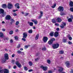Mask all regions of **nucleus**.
Wrapping results in <instances>:
<instances>
[{
    "label": "nucleus",
    "instance_id": "nucleus-1",
    "mask_svg": "<svg viewBox=\"0 0 73 73\" xmlns=\"http://www.w3.org/2000/svg\"><path fill=\"white\" fill-rule=\"evenodd\" d=\"M5 58H3L2 61V62L4 63L6 61V60H8L9 57H8V54L7 53H5Z\"/></svg>",
    "mask_w": 73,
    "mask_h": 73
},
{
    "label": "nucleus",
    "instance_id": "nucleus-2",
    "mask_svg": "<svg viewBox=\"0 0 73 73\" xmlns=\"http://www.w3.org/2000/svg\"><path fill=\"white\" fill-rule=\"evenodd\" d=\"M0 11L2 13V16L3 17H4V16H5V15H6V13L4 12V10H3V9H0Z\"/></svg>",
    "mask_w": 73,
    "mask_h": 73
},
{
    "label": "nucleus",
    "instance_id": "nucleus-3",
    "mask_svg": "<svg viewBox=\"0 0 73 73\" xmlns=\"http://www.w3.org/2000/svg\"><path fill=\"white\" fill-rule=\"evenodd\" d=\"M52 46L54 49H56L58 48L59 47V44L58 43H56L53 45Z\"/></svg>",
    "mask_w": 73,
    "mask_h": 73
},
{
    "label": "nucleus",
    "instance_id": "nucleus-4",
    "mask_svg": "<svg viewBox=\"0 0 73 73\" xmlns=\"http://www.w3.org/2000/svg\"><path fill=\"white\" fill-rule=\"evenodd\" d=\"M65 64L66 66H67V68H70V63L68 61L66 62L65 63Z\"/></svg>",
    "mask_w": 73,
    "mask_h": 73
},
{
    "label": "nucleus",
    "instance_id": "nucleus-5",
    "mask_svg": "<svg viewBox=\"0 0 73 73\" xmlns=\"http://www.w3.org/2000/svg\"><path fill=\"white\" fill-rule=\"evenodd\" d=\"M41 68L44 71H46L48 70V67L46 66H40Z\"/></svg>",
    "mask_w": 73,
    "mask_h": 73
},
{
    "label": "nucleus",
    "instance_id": "nucleus-6",
    "mask_svg": "<svg viewBox=\"0 0 73 73\" xmlns=\"http://www.w3.org/2000/svg\"><path fill=\"white\" fill-rule=\"evenodd\" d=\"M58 11L60 12H62L64 11V7L62 6H60L58 9Z\"/></svg>",
    "mask_w": 73,
    "mask_h": 73
},
{
    "label": "nucleus",
    "instance_id": "nucleus-7",
    "mask_svg": "<svg viewBox=\"0 0 73 73\" xmlns=\"http://www.w3.org/2000/svg\"><path fill=\"white\" fill-rule=\"evenodd\" d=\"M13 7V5L12 4L9 3L8 6L7 8L8 9H11V8H12Z\"/></svg>",
    "mask_w": 73,
    "mask_h": 73
},
{
    "label": "nucleus",
    "instance_id": "nucleus-8",
    "mask_svg": "<svg viewBox=\"0 0 73 73\" xmlns=\"http://www.w3.org/2000/svg\"><path fill=\"white\" fill-rule=\"evenodd\" d=\"M27 37V32H25L23 33V38H26Z\"/></svg>",
    "mask_w": 73,
    "mask_h": 73
},
{
    "label": "nucleus",
    "instance_id": "nucleus-9",
    "mask_svg": "<svg viewBox=\"0 0 73 73\" xmlns=\"http://www.w3.org/2000/svg\"><path fill=\"white\" fill-rule=\"evenodd\" d=\"M63 70H64V68L62 67H60L59 68L58 71L59 73H61V72H62L63 71Z\"/></svg>",
    "mask_w": 73,
    "mask_h": 73
},
{
    "label": "nucleus",
    "instance_id": "nucleus-10",
    "mask_svg": "<svg viewBox=\"0 0 73 73\" xmlns=\"http://www.w3.org/2000/svg\"><path fill=\"white\" fill-rule=\"evenodd\" d=\"M66 25V23L64 22L62 23V24L60 25V27L61 28H64V26H65Z\"/></svg>",
    "mask_w": 73,
    "mask_h": 73
},
{
    "label": "nucleus",
    "instance_id": "nucleus-11",
    "mask_svg": "<svg viewBox=\"0 0 73 73\" xmlns=\"http://www.w3.org/2000/svg\"><path fill=\"white\" fill-rule=\"evenodd\" d=\"M11 17L10 15H8L5 17V19L7 20H9L11 19Z\"/></svg>",
    "mask_w": 73,
    "mask_h": 73
},
{
    "label": "nucleus",
    "instance_id": "nucleus-12",
    "mask_svg": "<svg viewBox=\"0 0 73 73\" xmlns=\"http://www.w3.org/2000/svg\"><path fill=\"white\" fill-rule=\"evenodd\" d=\"M43 40L44 42H46V41L48 40V37H44L43 38Z\"/></svg>",
    "mask_w": 73,
    "mask_h": 73
},
{
    "label": "nucleus",
    "instance_id": "nucleus-13",
    "mask_svg": "<svg viewBox=\"0 0 73 73\" xmlns=\"http://www.w3.org/2000/svg\"><path fill=\"white\" fill-rule=\"evenodd\" d=\"M40 16H39L38 19H40L41 18V17L43 15V12L42 11H40Z\"/></svg>",
    "mask_w": 73,
    "mask_h": 73
},
{
    "label": "nucleus",
    "instance_id": "nucleus-14",
    "mask_svg": "<svg viewBox=\"0 0 73 73\" xmlns=\"http://www.w3.org/2000/svg\"><path fill=\"white\" fill-rule=\"evenodd\" d=\"M3 71L4 73H9V70L8 69H4Z\"/></svg>",
    "mask_w": 73,
    "mask_h": 73
},
{
    "label": "nucleus",
    "instance_id": "nucleus-15",
    "mask_svg": "<svg viewBox=\"0 0 73 73\" xmlns=\"http://www.w3.org/2000/svg\"><path fill=\"white\" fill-rule=\"evenodd\" d=\"M69 5L70 7H73V2L72 1H70Z\"/></svg>",
    "mask_w": 73,
    "mask_h": 73
},
{
    "label": "nucleus",
    "instance_id": "nucleus-16",
    "mask_svg": "<svg viewBox=\"0 0 73 73\" xmlns=\"http://www.w3.org/2000/svg\"><path fill=\"white\" fill-rule=\"evenodd\" d=\"M56 21L58 23H60V22H61V21H62V20L61 19H60V18H57V19H56Z\"/></svg>",
    "mask_w": 73,
    "mask_h": 73
},
{
    "label": "nucleus",
    "instance_id": "nucleus-17",
    "mask_svg": "<svg viewBox=\"0 0 73 73\" xmlns=\"http://www.w3.org/2000/svg\"><path fill=\"white\" fill-rule=\"evenodd\" d=\"M28 24H29V25L31 26V27H32L33 25V22H30L29 21H28Z\"/></svg>",
    "mask_w": 73,
    "mask_h": 73
},
{
    "label": "nucleus",
    "instance_id": "nucleus-18",
    "mask_svg": "<svg viewBox=\"0 0 73 73\" xmlns=\"http://www.w3.org/2000/svg\"><path fill=\"white\" fill-rule=\"evenodd\" d=\"M53 41L52 40H49L48 42V44H49V45H52V44Z\"/></svg>",
    "mask_w": 73,
    "mask_h": 73
},
{
    "label": "nucleus",
    "instance_id": "nucleus-19",
    "mask_svg": "<svg viewBox=\"0 0 73 73\" xmlns=\"http://www.w3.org/2000/svg\"><path fill=\"white\" fill-rule=\"evenodd\" d=\"M4 37V34L1 32H0V37L3 38Z\"/></svg>",
    "mask_w": 73,
    "mask_h": 73
},
{
    "label": "nucleus",
    "instance_id": "nucleus-20",
    "mask_svg": "<svg viewBox=\"0 0 73 73\" xmlns=\"http://www.w3.org/2000/svg\"><path fill=\"white\" fill-rule=\"evenodd\" d=\"M54 36L55 37H57L58 36V32H56L54 34Z\"/></svg>",
    "mask_w": 73,
    "mask_h": 73
},
{
    "label": "nucleus",
    "instance_id": "nucleus-21",
    "mask_svg": "<svg viewBox=\"0 0 73 73\" xmlns=\"http://www.w3.org/2000/svg\"><path fill=\"white\" fill-rule=\"evenodd\" d=\"M39 37V34H37L36 36H35V39L36 40H37L38 38V37Z\"/></svg>",
    "mask_w": 73,
    "mask_h": 73
},
{
    "label": "nucleus",
    "instance_id": "nucleus-22",
    "mask_svg": "<svg viewBox=\"0 0 73 73\" xmlns=\"http://www.w3.org/2000/svg\"><path fill=\"white\" fill-rule=\"evenodd\" d=\"M54 34V32H52L50 33L49 35L50 36H51L52 37V36H53Z\"/></svg>",
    "mask_w": 73,
    "mask_h": 73
},
{
    "label": "nucleus",
    "instance_id": "nucleus-23",
    "mask_svg": "<svg viewBox=\"0 0 73 73\" xmlns=\"http://www.w3.org/2000/svg\"><path fill=\"white\" fill-rule=\"evenodd\" d=\"M2 7L3 8H5L7 7V5L6 4H3L2 5Z\"/></svg>",
    "mask_w": 73,
    "mask_h": 73
},
{
    "label": "nucleus",
    "instance_id": "nucleus-24",
    "mask_svg": "<svg viewBox=\"0 0 73 73\" xmlns=\"http://www.w3.org/2000/svg\"><path fill=\"white\" fill-rule=\"evenodd\" d=\"M28 32L29 33H33V30L32 29H31L28 31Z\"/></svg>",
    "mask_w": 73,
    "mask_h": 73
},
{
    "label": "nucleus",
    "instance_id": "nucleus-25",
    "mask_svg": "<svg viewBox=\"0 0 73 73\" xmlns=\"http://www.w3.org/2000/svg\"><path fill=\"white\" fill-rule=\"evenodd\" d=\"M68 37L69 39L70 40H72V37H70V35H69Z\"/></svg>",
    "mask_w": 73,
    "mask_h": 73
},
{
    "label": "nucleus",
    "instance_id": "nucleus-26",
    "mask_svg": "<svg viewBox=\"0 0 73 73\" xmlns=\"http://www.w3.org/2000/svg\"><path fill=\"white\" fill-rule=\"evenodd\" d=\"M10 21L12 23H14V22H15V20L12 19H11Z\"/></svg>",
    "mask_w": 73,
    "mask_h": 73
},
{
    "label": "nucleus",
    "instance_id": "nucleus-27",
    "mask_svg": "<svg viewBox=\"0 0 73 73\" xmlns=\"http://www.w3.org/2000/svg\"><path fill=\"white\" fill-rule=\"evenodd\" d=\"M68 22H72V18H69L68 19Z\"/></svg>",
    "mask_w": 73,
    "mask_h": 73
},
{
    "label": "nucleus",
    "instance_id": "nucleus-28",
    "mask_svg": "<svg viewBox=\"0 0 73 73\" xmlns=\"http://www.w3.org/2000/svg\"><path fill=\"white\" fill-rule=\"evenodd\" d=\"M52 22L53 23H56V21L54 19H52Z\"/></svg>",
    "mask_w": 73,
    "mask_h": 73
},
{
    "label": "nucleus",
    "instance_id": "nucleus-29",
    "mask_svg": "<svg viewBox=\"0 0 73 73\" xmlns=\"http://www.w3.org/2000/svg\"><path fill=\"white\" fill-rule=\"evenodd\" d=\"M56 6V4H54L52 6V8H54Z\"/></svg>",
    "mask_w": 73,
    "mask_h": 73
},
{
    "label": "nucleus",
    "instance_id": "nucleus-30",
    "mask_svg": "<svg viewBox=\"0 0 73 73\" xmlns=\"http://www.w3.org/2000/svg\"><path fill=\"white\" fill-rule=\"evenodd\" d=\"M19 64H20V63H19V62H18V61H17L15 62V64L17 66Z\"/></svg>",
    "mask_w": 73,
    "mask_h": 73
},
{
    "label": "nucleus",
    "instance_id": "nucleus-31",
    "mask_svg": "<svg viewBox=\"0 0 73 73\" xmlns=\"http://www.w3.org/2000/svg\"><path fill=\"white\" fill-rule=\"evenodd\" d=\"M70 10L71 12H73V7H71Z\"/></svg>",
    "mask_w": 73,
    "mask_h": 73
},
{
    "label": "nucleus",
    "instance_id": "nucleus-32",
    "mask_svg": "<svg viewBox=\"0 0 73 73\" xmlns=\"http://www.w3.org/2000/svg\"><path fill=\"white\" fill-rule=\"evenodd\" d=\"M17 66H18V67H19V68H21L22 66L20 64V63H19V64Z\"/></svg>",
    "mask_w": 73,
    "mask_h": 73
},
{
    "label": "nucleus",
    "instance_id": "nucleus-33",
    "mask_svg": "<svg viewBox=\"0 0 73 73\" xmlns=\"http://www.w3.org/2000/svg\"><path fill=\"white\" fill-rule=\"evenodd\" d=\"M13 33V31H11L9 32L10 35H12Z\"/></svg>",
    "mask_w": 73,
    "mask_h": 73
},
{
    "label": "nucleus",
    "instance_id": "nucleus-34",
    "mask_svg": "<svg viewBox=\"0 0 73 73\" xmlns=\"http://www.w3.org/2000/svg\"><path fill=\"white\" fill-rule=\"evenodd\" d=\"M42 50H46V47H45V46H44V47L43 48Z\"/></svg>",
    "mask_w": 73,
    "mask_h": 73
},
{
    "label": "nucleus",
    "instance_id": "nucleus-35",
    "mask_svg": "<svg viewBox=\"0 0 73 73\" xmlns=\"http://www.w3.org/2000/svg\"><path fill=\"white\" fill-rule=\"evenodd\" d=\"M47 63L48 64H50V63L51 62L50 61V60H48L47 61Z\"/></svg>",
    "mask_w": 73,
    "mask_h": 73
},
{
    "label": "nucleus",
    "instance_id": "nucleus-36",
    "mask_svg": "<svg viewBox=\"0 0 73 73\" xmlns=\"http://www.w3.org/2000/svg\"><path fill=\"white\" fill-rule=\"evenodd\" d=\"M19 21H17L15 23V25H19Z\"/></svg>",
    "mask_w": 73,
    "mask_h": 73
},
{
    "label": "nucleus",
    "instance_id": "nucleus-37",
    "mask_svg": "<svg viewBox=\"0 0 73 73\" xmlns=\"http://www.w3.org/2000/svg\"><path fill=\"white\" fill-rule=\"evenodd\" d=\"M59 53H60V54H63V53H64V51L62 50L60 51Z\"/></svg>",
    "mask_w": 73,
    "mask_h": 73
},
{
    "label": "nucleus",
    "instance_id": "nucleus-38",
    "mask_svg": "<svg viewBox=\"0 0 73 73\" xmlns=\"http://www.w3.org/2000/svg\"><path fill=\"white\" fill-rule=\"evenodd\" d=\"M19 3H16L15 4V7H18V6H19Z\"/></svg>",
    "mask_w": 73,
    "mask_h": 73
},
{
    "label": "nucleus",
    "instance_id": "nucleus-39",
    "mask_svg": "<svg viewBox=\"0 0 73 73\" xmlns=\"http://www.w3.org/2000/svg\"><path fill=\"white\" fill-rule=\"evenodd\" d=\"M29 65H30V66H32V62H29Z\"/></svg>",
    "mask_w": 73,
    "mask_h": 73
},
{
    "label": "nucleus",
    "instance_id": "nucleus-40",
    "mask_svg": "<svg viewBox=\"0 0 73 73\" xmlns=\"http://www.w3.org/2000/svg\"><path fill=\"white\" fill-rule=\"evenodd\" d=\"M39 58H38L36 59H35V61H37L39 60Z\"/></svg>",
    "mask_w": 73,
    "mask_h": 73
},
{
    "label": "nucleus",
    "instance_id": "nucleus-41",
    "mask_svg": "<svg viewBox=\"0 0 73 73\" xmlns=\"http://www.w3.org/2000/svg\"><path fill=\"white\" fill-rule=\"evenodd\" d=\"M50 40L51 41H54L55 40V38H51Z\"/></svg>",
    "mask_w": 73,
    "mask_h": 73
},
{
    "label": "nucleus",
    "instance_id": "nucleus-42",
    "mask_svg": "<svg viewBox=\"0 0 73 73\" xmlns=\"http://www.w3.org/2000/svg\"><path fill=\"white\" fill-rule=\"evenodd\" d=\"M68 44L69 45H72V42L70 41H69L68 42Z\"/></svg>",
    "mask_w": 73,
    "mask_h": 73
},
{
    "label": "nucleus",
    "instance_id": "nucleus-43",
    "mask_svg": "<svg viewBox=\"0 0 73 73\" xmlns=\"http://www.w3.org/2000/svg\"><path fill=\"white\" fill-rule=\"evenodd\" d=\"M25 38H22V40H23V41H26V39Z\"/></svg>",
    "mask_w": 73,
    "mask_h": 73
},
{
    "label": "nucleus",
    "instance_id": "nucleus-44",
    "mask_svg": "<svg viewBox=\"0 0 73 73\" xmlns=\"http://www.w3.org/2000/svg\"><path fill=\"white\" fill-rule=\"evenodd\" d=\"M55 25H56V26H58V27L60 26V25L58 23H55Z\"/></svg>",
    "mask_w": 73,
    "mask_h": 73
},
{
    "label": "nucleus",
    "instance_id": "nucleus-45",
    "mask_svg": "<svg viewBox=\"0 0 73 73\" xmlns=\"http://www.w3.org/2000/svg\"><path fill=\"white\" fill-rule=\"evenodd\" d=\"M3 71H4V70H0V73H3Z\"/></svg>",
    "mask_w": 73,
    "mask_h": 73
},
{
    "label": "nucleus",
    "instance_id": "nucleus-46",
    "mask_svg": "<svg viewBox=\"0 0 73 73\" xmlns=\"http://www.w3.org/2000/svg\"><path fill=\"white\" fill-rule=\"evenodd\" d=\"M66 42V39H64L63 40V42Z\"/></svg>",
    "mask_w": 73,
    "mask_h": 73
},
{
    "label": "nucleus",
    "instance_id": "nucleus-47",
    "mask_svg": "<svg viewBox=\"0 0 73 73\" xmlns=\"http://www.w3.org/2000/svg\"><path fill=\"white\" fill-rule=\"evenodd\" d=\"M20 44H19L17 46V48H20Z\"/></svg>",
    "mask_w": 73,
    "mask_h": 73
},
{
    "label": "nucleus",
    "instance_id": "nucleus-48",
    "mask_svg": "<svg viewBox=\"0 0 73 73\" xmlns=\"http://www.w3.org/2000/svg\"><path fill=\"white\" fill-rule=\"evenodd\" d=\"M25 14V16H27V15H29V13H26Z\"/></svg>",
    "mask_w": 73,
    "mask_h": 73
},
{
    "label": "nucleus",
    "instance_id": "nucleus-49",
    "mask_svg": "<svg viewBox=\"0 0 73 73\" xmlns=\"http://www.w3.org/2000/svg\"><path fill=\"white\" fill-rule=\"evenodd\" d=\"M24 70H28V68H27V67H24Z\"/></svg>",
    "mask_w": 73,
    "mask_h": 73
},
{
    "label": "nucleus",
    "instance_id": "nucleus-50",
    "mask_svg": "<svg viewBox=\"0 0 73 73\" xmlns=\"http://www.w3.org/2000/svg\"><path fill=\"white\" fill-rule=\"evenodd\" d=\"M21 51L18 50L17 51V53H21Z\"/></svg>",
    "mask_w": 73,
    "mask_h": 73
},
{
    "label": "nucleus",
    "instance_id": "nucleus-51",
    "mask_svg": "<svg viewBox=\"0 0 73 73\" xmlns=\"http://www.w3.org/2000/svg\"><path fill=\"white\" fill-rule=\"evenodd\" d=\"M48 73H53V72L52 70H49L48 71Z\"/></svg>",
    "mask_w": 73,
    "mask_h": 73
},
{
    "label": "nucleus",
    "instance_id": "nucleus-52",
    "mask_svg": "<svg viewBox=\"0 0 73 73\" xmlns=\"http://www.w3.org/2000/svg\"><path fill=\"white\" fill-rule=\"evenodd\" d=\"M15 40H17L18 39V38L17 37V36H15Z\"/></svg>",
    "mask_w": 73,
    "mask_h": 73
},
{
    "label": "nucleus",
    "instance_id": "nucleus-53",
    "mask_svg": "<svg viewBox=\"0 0 73 73\" xmlns=\"http://www.w3.org/2000/svg\"><path fill=\"white\" fill-rule=\"evenodd\" d=\"M37 20H36L34 22V24H37Z\"/></svg>",
    "mask_w": 73,
    "mask_h": 73
},
{
    "label": "nucleus",
    "instance_id": "nucleus-54",
    "mask_svg": "<svg viewBox=\"0 0 73 73\" xmlns=\"http://www.w3.org/2000/svg\"><path fill=\"white\" fill-rule=\"evenodd\" d=\"M32 71H33V70L32 69L29 70H28V72H32Z\"/></svg>",
    "mask_w": 73,
    "mask_h": 73
},
{
    "label": "nucleus",
    "instance_id": "nucleus-55",
    "mask_svg": "<svg viewBox=\"0 0 73 73\" xmlns=\"http://www.w3.org/2000/svg\"><path fill=\"white\" fill-rule=\"evenodd\" d=\"M2 31H3V32H5V29H2Z\"/></svg>",
    "mask_w": 73,
    "mask_h": 73
},
{
    "label": "nucleus",
    "instance_id": "nucleus-56",
    "mask_svg": "<svg viewBox=\"0 0 73 73\" xmlns=\"http://www.w3.org/2000/svg\"><path fill=\"white\" fill-rule=\"evenodd\" d=\"M17 67L16 66H13V68L14 69H16Z\"/></svg>",
    "mask_w": 73,
    "mask_h": 73
},
{
    "label": "nucleus",
    "instance_id": "nucleus-57",
    "mask_svg": "<svg viewBox=\"0 0 73 73\" xmlns=\"http://www.w3.org/2000/svg\"><path fill=\"white\" fill-rule=\"evenodd\" d=\"M36 20H32V19L31 20V21H32L33 22H34V23L35 22V21Z\"/></svg>",
    "mask_w": 73,
    "mask_h": 73
},
{
    "label": "nucleus",
    "instance_id": "nucleus-58",
    "mask_svg": "<svg viewBox=\"0 0 73 73\" xmlns=\"http://www.w3.org/2000/svg\"><path fill=\"white\" fill-rule=\"evenodd\" d=\"M13 16H16L17 15V14H16V13H14L13 14Z\"/></svg>",
    "mask_w": 73,
    "mask_h": 73
},
{
    "label": "nucleus",
    "instance_id": "nucleus-59",
    "mask_svg": "<svg viewBox=\"0 0 73 73\" xmlns=\"http://www.w3.org/2000/svg\"><path fill=\"white\" fill-rule=\"evenodd\" d=\"M28 46H29V45L28 46H25V48L27 49V48H28Z\"/></svg>",
    "mask_w": 73,
    "mask_h": 73
},
{
    "label": "nucleus",
    "instance_id": "nucleus-60",
    "mask_svg": "<svg viewBox=\"0 0 73 73\" xmlns=\"http://www.w3.org/2000/svg\"><path fill=\"white\" fill-rule=\"evenodd\" d=\"M12 63L13 64H14V63H15V60H13L12 61Z\"/></svg>",
    "mask_w": 73,
    "mask_h": 73
},
{
    "label": "nucleus",
    "instance_id": "nucleus-61",
    "mask_svg": "<svg viewBox=\"0 0 73 73\" xmlns=\"http://www.w3.org/2000/svg\"><path fill=\"white\" fill-rule=\"evenodd\" d=\"M21 54H22V55H24V52H21Z\"/></svg>",
    "mask_w": 73,
    "mask_h": 73
},
{
    "label": "nucleus",
    "instance_id": "nucleus-62",
    "mask_svg": "<svg viewBox=\"0 0 73 73\" xmlns=\"http://www.w3.org/2000/svg\"><path fill=\"white\" fill-rule=\"evenodd\" d=\"M10 42L11 43H12V42H13V40H12V39H11L10 40Z\"/></svg>",
    "mask_w": 73,
    "mask_h": 73
},
{
    "label": "nucleus",
    "instance_id": "nucleus-63",
    "mask_svg": "<svg viewBox=\"0 0 73 73\" xmlns=\"http://www.w3.org/2000/svg\"><path fill=\"white\" fill-rule=\"evenodd\" d=\"M15 54H13L12 55V57H15Z\"/></svg>",
    "mask_w": 73,
    "mask_h": 73
},
{
    "label": "nucleus",
    "instance_id": "nucleus-64",
    "mask_svg": "<svg viewBox=\"0 0 73 73\" xmlns=\"http://www.w3.org/2000/svg\"><path fill=\"white\" fill-rule=\"evenodd\" d=\"M70 73H73V70H72L70 72Z\"/></svg>",
    "mask_w": 73,
    "mask_h": 73
}]
</instances>
